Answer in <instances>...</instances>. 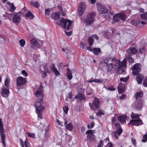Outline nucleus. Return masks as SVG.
Wrapping results in <instances>:
<instances>
[{
	"label": "nucleus",
	"mask_w": 147,
	"mask_h": 147,
	"mask_svg": "<svg viewBox=\"0 0 147 147\" xmlns=\"http://www.w3.org/2000/svg\"><path fill=\"white\" fill-rule=\"evenodd\" d=\"M140 115L139 114H135L132 112L131 115L132 120H131L128 123V125L129 126L130 125L139 126L142 125L143 123L141 119L139 118Z\"/></svg>",
	"instance_id": "obj_1"
},
{
	"label": "nucleus",
	"mask_w": 147,
	"mask_h": 147,
	"mask_svg": "<svg viewBox=\"0 0 147 147\" xmlns=\"http://www.w3.org/2000/svg\"><path fill=\"white\" fill-rule=\"evenodd\" d=\"M140 18L143 21H141L139 19L134 20L131 19V24L133 25L138 26L141 23L143 25H146L147 24L146 21L147 20V12L142 14L140 15Z\"/></svg>",
	"instance_id": "obj_2"
},
{
	"label": "nucleus",
	"mask_w": 147,
	"mask_h": 147,
	"mask_svg": "<svg viewBox=\"0 0 147 147\" xmlns=\"http://www.w3.org/2000/svg\"><path fill=\"white\" fill-rule=\"evenodd\" d=\"M89 104L90 109L94 111L96 109H98L99 107L100 101L98 98L94 97V100L92 102H90Z\"/></svg>",
	"instance_id": "obj_3"
},
{
	"label": "nucleus",
	"mask_w": 147,
	"mask_h": 147,
	"mask_svg": "<svg viewBox=\"0 0 147 147\" xmlns=\"http://www.w3.org/2000/svg\"><path fill=\"white\" fill-rule=\"evenodd\" d=\"M96 14L95 12H92L87 15L85 20H84V22L86 23V25H90L94 22Z\"/></svg>",
	"instance_id": "obj_4"
},
{
	"label": "nucleus",
	"mask_w": 147,
	"mask_h": 147,
	"mask_svg": "<svg viewBox=\"0 0 147 147\" xmlns=\"http://www.w3.org/2000/svg\"><path fill=\"white\" fill-rule=\"evenodd\" d=\"M116 130L113 132L115 137L116 139H117L118 137L120 136L122 133L123 131L122 128L120 124L117 122H116L114 123Z\"/></svg>",
	"instance_id": "obj_5"
},
{
	"label": "nucleus",
	"mask_w": 147,
	"mask_h": 147,
	"mask_svg": "<svg viewBox=\"0 0 147 147\" xmlns=\"http://www.w3.org/2000/svg\"><path fill=\"white\" fill-rule=\"evenodd\" d=\"M43 87L42 85L41 84L39 87L38 90L36 91L35 94L36 97L37 98L36 99H43L44 94H43Z\"/></svg>",
	"instance_id": "obj_6"
},
{
	"label": "nucleus",
	"mask_w": 147,
	"mask_h": 147,
	"mask_svg": "<svg viewBox=\"0 0 147 147\" xmlns=\"http://www.w3.org/2000/svg\"><path fill=\"white\" fill-rule=\"evenodd\" d=\"M30 42L31 45V47L33 48H34V47H36L38 49H40L42 46L43 44L42 40H39V42L40 43H39L37 40L34 38L31 39L30 40Z\"/></svg>",
	"instance_id": "obj_7"
},
{
	"label": "nucleus",
	"mask_w": 147,
	"mask_h": 147,
	"mask_svg": "<svg viewBox=\"0 0 147 147\" xmlns=\"http://www.w3.org/2000/svg\"><path fill=\"white\" fill-rule=\"evenodd\" d=\"M141 65L140 63H136L132 68V73L134 76H136L141 71Z\"/></svg>",
	"instance_id": "obj_8"
},
{
	"label": "nucleus",
	"mask_w": 147,
	"mask_h": 147,
	"mask_svg": "<svg viewBox=\"0 0 147 147\" xmlns=\"http://www.w3.org/2000/svg\"><path fill=\"white\" fill-rule=\"evenodd\" d=\"M86 5L84 2H81L79 3L78 11L79 15L82 16L86 10Z\"/></svg>",
	"instance_id": "obj_9"
},
{
	"label": "nucleus",
	"mask_w": 147,
	"mask_h": 147,
	"mask_svg": "<svg viewBox=\"0 0 147 147\" xmlns=\"http://www.w3.org/2000/svg\"><path fill=\"white\" fill-rule=\"evenodd\" d=\"M43 99H36L35 102V105L36 110H44L45 108L43 106Z\"/></svg>",
	"instance_id": "obj_10"
},
{
	"label": "nucleus",
	"mask_w": 147,
	"mask_h": 147,
	"mask_svg": "<svg viewBox=\"0 0 147 147\" xmlns=\"http://www.w3.org/2000/svg\"><path fill=\"white\" fill-rule=\"evenodd\" d=\"M97 5H99L97 9L100 14H106L108 12V10L105 5L99 3H97Z\"/></svg>",
	"instance_id": "obj_11"
},
{
	"label": "nucleus",
	"mask_w": 147,
	"mask_h": 147,
	"mask_svg": "<svg viewBox=\"0 0 147 147\" xmlns=\"http://www.w3.org/2000/svg\"><path fill=\"white\" fill-rule=\"evenodd\" d=\"M27 82L26 78L19 76L16 79V85L18 86H22Z\"/></svg>",
	"instance_id": "obj_12"
},
{
	"label": "nucleus",
	"mask_w": 147,
	"mask_h": 147,
	"mask_svg": "<svg viewBox=\"0 0 147 147\" xmlns=\"http://www.w3.org/2000/svg\"><path fill=\"white\" fill-rule=\"evenodd\" d=\"M117 68V64H114L113 63H108L106 65V68L107 70V72H111V73L114 70L116 69Z\"/></svg>",
	"instance_id": "obj_13"
},
{
	"label": "nucleus",
	"mask_w": 147,
	"mask_h": 147,
	"mask_svg": "<svg viewBox=\"0 0 147 147\" xmlns=\"http://www.w3.org/2000/svg\"><path fill=\"white\" fill-rule=\"evenodd\" d=\"M126 63V60L125 58L122 61H119L118 63V65L117 68V70H120L122 69L123 68L126 67L127 66Z\"/></svg>",
	"instance_id": "obj_14"
},
{
	"label": "nucleus",
	"mask_w": 147,
	"mask_h": 147,
	"mask_svg": "<svg viewBox=\"0 0 147 147\" xmlns=\"http://www.w3.org/2000/svg\"><path fill=\"white\" fill-rule=\"evenodd\" d=\"M10 92L8 88H6L3 86L1 89V95L3 97H7L9 96Z\"/></svg>",
	"instance_id": "obj_15"
},
{
	"label": "nucleus",
	"mask_w": 147,
	"mask_h": 147,
	"mask_svg": "<svg viewBox=\"0 0 147 147\" xmlns=\"http://www.w3.org/2000/svg\"><path fill=\"white\" fill-rule=\"evenodd\" d=\"M21 14L22 13L21 12H19L18 13H16L14 15L13 18V21L14 23H18L20 21Z\"/></svg>",
	"instance_id": "obj_16"
},
{
	"label": "nucleus",
	"mask_w": 147,
	"mask_h": 147,
	"mask_svg": "<svg viewBox=\"0 0 147 147\" xmlns=\"http://www.w3.org/2000/svg\"><path fill=\"white\" fill-rule=\"evenodd\" d=\"M93 93V90L92 88H88L86 89V94L88 98H90L94 96Z\"/></svg>",
	"instance_id": "obj_17"
},
{
	"label": "nucleus",
	"mask_w": 147,
	"mask_h": 147,
	"mask_svg": "<svg viewBox=\"0 0 147 147\" xmlns=\"http://www.w3.org/2000/svg\"><path fill=\"white\" fill-rule=\"evenodd\" d=\"M136 79L138 84H140L142 83V80L144 78V76L142 74H138L137 75Z\"/></svg>",
	"instance_id": "obj_18"
},
{
	"label": "nucleus",
	"mask_w": 147,
	"mask_h": 147,
	"mask_svg": "<svg viewBox=\"0 0 147 147\" xmlns=\"http://www.w3.org/2000/svg\"><path fill=\"white\" fill-rule=\"evenodd\" d=\"M61 13L57 11L55 13H53L51 15V18L54 20H58L60 18Z\"/></svg>",
	"instance_id": "obj_19"
},
{
	"label": "nucleus",
	"mask_w": 147,
	"mask_h": 147,
	"mask_svg": "<svg viewBox=\"0 0 147 147\" xmlns=\"http://www.w3.org/2000/svg\"><path fill=\"white\" fill-rule=\"evenodd\" d=\"M118 88L119 93L121 94L124 92V90L125 89V85L122 83H120Z\"/></svg>",
	"instance_id": "obj_20"
},
{
	"label": "nucleus",
	"mask_w": 147,
	"mask_h": 147,
	"mask_svg": "<svg viewBox=\"0 0 147 147\" xmlns=\"http://www.w3.org/2000/svg\"><path fill=\"white\" fill-rule=\"evenodd\" d=\"M72 22L69 20H68L67 19H65V29L66 28V26L67 23V25L66 28V29L67 30H69L71 28V24Z\"/></svg>",
	"instance_id": "obj_21"
},
{
	"label": "nucleus",
	"mask_w": 147,
	"mask_h": 147,
	"mask_svg": "<svg viewBox=\"0 0 147 147\" xmlns=\"http://www.w3.org/2000/svg\"><path fill=\"white\" fill-rule=\"evenodd\" d=\"M125 59H127L128 61L131 63H132L134 62V60L133 57L132 55L130 53H128L125 55Z\"/></svg>",
	"instance_id": "obj_22"
},
{
	"label": "nucleus",
	"mask_w": 147,
	"mask_h": 147,
	"mask_svg": "<svg viewBox=\"0 0 147 147\" xmlns=\"http://www.w3.org/2000/svg\"><path fill=\"white\" fill-rule=\"evenodd\" d=\"M119 18L121 20L125 21L127 18V16L123 12H121L117 13Z\"/></svg>",
	"instance_id": "obj_23"
},
{
	"label": "nucleus",
	"mask_w": 147,
	"mask_h": 147,
	"mask_svg": "<svg viewBox=\"0 0 147 147\" xmlns=\"http://www.w3.org/2000/svg\"><path fill=\"white\" fill-rule=\"evenodd\" d=\"M51 68L52 72L54 73L56 76H57L60 74L59 72L56 68L54 64H52L51 65Z\"/></svg>",
	"instance_id": "obj_24"
},
{
	"label": "nucleus",
	"mask_w": 147,
	"mask_h": 147,
	"mask_svg": "<svg viewBox=\"0 0 147 147\" xmlns=\"http://www.w3.org/2000/svg\"><path fill=\"white\" fill-rule=\"evenodd\" d=\"M127 118V116H120L118 117V120L122 124H124V123H126V119Z\"/></svg>",
	"instance_id": "obj_25"
},
{
	"label": "nucleus",
	"mask_w": 147,
	"mask_h": 147,
	"mask_svg": "<svg viewBox=\"0 0 147 147\" xmlns=\"http://www.w3.org/2000/svg\"><path fill=\"white\" fill-rule=\"evenodd\" d=\"M143 105V101L142 99L139 100L138 103L136 106V109L138 110H140L142 109Z\"/></svg>",
	"instance_id": "obj_26"
},
{
	"label": "nucleus",
	"mask_w": 147,
	"mask_h": 147,
	"mask_svg": "<svg viewBox=\"0 0 147 147\" xmlns=\"http://www.w3.org/2000/svg\"><path fill=\"white\" fill-rule=\"evenodd\" d=\"M67 72L66 73V76L69 80H71L73 78V76L71 70L69 68L66 69Z\"/></svg>",
	"instance_id": "obj_27"
},
{
	"label": "nucleus",
	"mask_w": 147,
	"mask_h": 147,
	"mask_svg": "<svg viewBox=\"0 0 147 147\" xmlns=\"http://www.w3.org/2000/svg\"><path fill=\"white\" fill-rule=\"evenodd\" d=\"M75 98H79L80 101L85 100L86 99V96L84 94H78Z\"/></svg>",
	"instance_id": "obj_28"
},
{
	"label": "nucleus",
	"mask_w": 147,
	"mask_h": 147,
	"mask_svg": "<svg viewBox=\"0 0 147 147\" xmlns=\"http://www.w3.org/2000/svg\"><path fill=\"white\" fill-rule=\"evenodd\" d=\"M57 23L59 26L64 29V19L63 18H61L59 21L57 22Z\"/></svg>",
	"instance_id": "obj_29"
},
{
	"label": "nucleus",
	"mask_w": 147,
	"mask_h": 147,
	"mask_svg": "<svg viewBox=\"0 0 147 147\" xmlns=\"http://www.w3.org/2000/svg\"><path fill=\"white\" fill-rule=\"evenodd\" d=\"M74 129V126L71 123H69L66 125V129L70 131H72Z\"/></svg>",
	"instance_id": "obj_30"
},
{
	"label": "nucleus",
	"mask_w": 147,
	"mask_h": 147,
	"mask_svg": "<svg viewBox=\"0 0 147 147\" xmlns=\"http://www.w3.org/2000/svg\"><path fill=\"white\" fill-rule=\"evenodd\" d=\"M66 52V54L67 56L66 58L67 59H69L70 58H71V57L73 55L71 51L69 50H65V52Z\"/></svg>",
	"instance_id": "obj_31"
},
{
	"label": "nucleus",
	"mask_w": 147,
	"mask_h": 147,
	"mask_svg": "<svg viewBox=\"0 0 147 147\" xmlns=\"http://www.w3.org/2000/svg\"><path fill=\"white\" fill-rule=\"evenodd\" d=\"M101 52V49L99 48L94 47L93 48L92 52L96 55H98Z\"/></svg>",
	"instance_id": "obj_32"
},
{
	"label": "nucleus",
	"mask_w": 147,
	"mask_h": 147,
	"mask_svg": "<svg viewBox=\"0 0 147 147\" xmlns=\"http://www.w3.org/2000/svg\"><path fill=\"white\" fill-rule=\"evenodd\" d=\"M143 91H141L136 93L135 95L136 99H138L143 97Z\"/></svg>",
	"instance_id": "obj_33"
},
{
	"label": "nucleus",
	"mask_w": 147,
	"mask_h": 147,
	"mask_svg": "<svg viewBox=\"0 0 147 147\" xmlns=\"http://www.w3.org/2000/svg\"><path fill=\"white\" fill-rule=\"evenodd\" d=\"M119 19L117 14H115L113 17L112 23L114 24L117 22H119Z\"/></svg>",
	"instance_id": "obj_34"
},
{
	"label": "nucleus",
	"mask_w": 147,
	"mask_h": 147,
	"mask_svg": "<svg viewBox=\"0 0 147 147\" xmlns=\"http://www.w3.org/2000/svg\"><path fill=\"white\" fill-rule=\"evenodd\" d=\"M95 136L94 134L91 135H87V139L90 141H93L94 140Z\"/></svg>",
	"instance_id": "obj_35"
},
{
	"label": "nucleus",
	"mask_w": 147,
	"mask_h": 147,
	"mask_svg": "<svg viewBox=\"0 0 147 147\" xmlns=\"http://www.w3.org/2000/svg\"><path fill=\"white\" fill-rule=\"evenodd\" d=\"M44 111V110H42V109H39L36 110V111L38 114V117L40 118V119H42V116L41 113Z\"/></svg>",
	"instance_id": "obj_36"
},
{
	"label": "nucleus",
	"mask_w": 147,
	"mask_h": 147,
	"mask_svg": "<svg viewBox=\"0 0 147 147\" xmlns=\"http://www.w3.org/2000/svg\"><path fill=\"white\" fill-rule=\"evenodd\" d=\"M26 16L29 17L30 19H32L34 17L31 12L30 11H29L26 14Z\"/></svg>",
	"instance_id": "obj_37"
},
{
	"label": "nucleus",
	"mask_w": 147,
	"mask_h": 147,
	"mask_svg": "<svg viewBox=\"0 0 147 147\" xmlns=\"http://www.w3.org/2000/svg\"><path fill=\"white\" fill-rule=\"evenodd\" d=\"M96 115L97 116L100 117L102 115H104V112L101 109H99L98 110V112L96 113Z\"/></svg>",
	"instance_id": "obj_38"
},
{
	"label": "nucleus",
	"mask_w": 147,
	"mask_h": 147,
	"mask_svg": "<svg viewBox=\"0 0 147 147\" xmlns=\"http://www.w3.org/2000/svg\"><path fill=\"white\" fill-rule=\"evenodd\" d=\"M30 4L34 7L38 8L39 6V3L37 2H33L31 1L30 2Z\"/></svg>",
	"instance_id": "obj_39"
},
{
	"label": "nucleus",
	"mask_w": 147,
	"mask_h": 147,
	"mask_svg": "<svg viewBox=\"0 0 147 147\" xmlns=\"http://www.w3.org/2000/svg\"><path fill=\"white\" fill-rule=\"evenodd\" d=\"M137 51V50L135 47L131 48L130 49V52L131 54L133 55H134L136 54Z\"/></svg>",
	"instance_id": "obj_40"
},
{
	"label": "nucleus",
	"mask_w": 147,
	"mask_h": 147,
	"mask_svg": "<svg viewBox=\"0 0 147 147\" xmlns=\"http://www.w3.org/2000/svg\"><path fill=\"white\" fill-rule=\"evenodd\" d=\"M143 139L142 140V141L143 143H145L147 141V131L146 134L143 136Z\"/></svg>",
	"instance_id": "obj_41"
},
{
	"label": "nucleus",
	"mask_w": 147,
	"mask_h": 147,
	"mask_svg": "<svg viewBox=\"0 0 147 147\" xmlns=\"http://www.w3.org/2000/svg\"><path fill=\"white\" fill-rule=\"evenodd\" d=\"M5 86L8 88L10 87V80H9L6 79L5 82Z\"/></svg>",
	"instance_id": "obj_42"
},
{
	"label": "nucleus",
	"mask_w": 147,
	"mask_h": 147,
	"mask_svg": "<svg viewBox=\"0 0 147 147\" xmlns=\"http://www.w3.org/2000/svg\"><path fill=\"white\" fill-rule=\"evenodd\" d=\"M27 134L30 137L32 138L33 139L36 138L35 135L34 133L28 132Z\"/></svg>",
	"instance_id": "obj_43"
},
{
	"label": "nucleus",
	"mask_w": 147,
	"mask_h": 147,
	"mask_svg": "<svg viewBox=\"0 0 147 147\" xmlns=\"http://www.w3.org/2000/svg\"><path fill=\"white\" fill-rule=\"evenodd\" d=\"M145 46H144L140 48L139 49V52L141 54H142L143 53H144L146 52V50L144 49Z\"/></svg>",
	"instance_id": "obj_44"
},
{
	"label": "nucleus",
	"mask_w": 147,
	"mask_h": 147,
	"mask_svg": "<svg viewBox=\"0 0 147 147\" xmlns=\"http://www.w3.org/2000/svg\"><path fill=\"white\" fill-rule=\"evenodd\" d=\"M94 41L93 37H89L88 42L90 45L91 46L92 45Z\"/></svg>",
	"instance_id": "obj_45"
},
{
	"label": "nucleus",
	"mask_w": 147,
	"mask_h": 147,
	"mask_svg": "<svg viewBox=\"0 0 147 147\" xmlns=\"http://www.w3.org/2000/svg\"><path fill=\"white\" fill-rule=\"evenodd\" d=\"M19 42L20 46L22 47H23L25 45L26 41L24 39H22L20 40Z\"/></svg>",
	"instance_id": "obj_46"
},
{
	"label": "nucleus",
	"mask_w": 147,
	"mask_h": 147,
	"mask_svg": "<svg viewBox=\"0 0 147 147\" xmlns=\"http://www.w3.org/2000/svg\"><path fill=\"white\" fill-rule=\"evenodd\" d=\"M84 89L82 88H80L78 89V94H84Z\"/></svg>",
	"instance_id": "obj_47"
},
{
	"label": "nucleus",
	"mask_w": 147,
	"mask_h": 147,
	"mask_svg": "<svg viewBox=\"0 0 147 147\" xmlns=\"http://www.w3.org/2000/svg\"><path fill=\"white\" fill-rule=\"evenodd\" d=\"M111 61L112 62V63H113L114 64H117V65L118 64V61L117 59L115 58L114 57L111 60Z\"/></svg>",
	"instance_id": "obj_48"
},
{
	"label": "nucleus",
	"mask_w": 147,
	"mask_h": 147,
	"mask_svg": "<svg viewBox=\"0 0 147 147\" xmlns=\"http://www.w3.org/2000/svg\"><path fill=\"white\" fill-rule=\"evenodd\" d=\"M129 78V76H127V77L125 78H123V77L120 78V80L121 81L124 82H126L127 81Z\"/></svg>",
	"instance_id": "obj_49"
},
{
	"label": "nucleus",
	"mask_w": 147,
	"mask_h": 147,
	"mask_svg": "<svg viewBox=\"0 0 147 147\" xmlns=\"http://www.w3.org/2000/svg\"><path fill=\"white\" fill-rule=\"evenodd\" d=\"M24 145L25 147H30V144L28 142L27 138H26V140L24 142Z\"/></svg>",
	"instance_id": "obj_50"
},
{
	"label": "nucleus",
	"mask_w": 147,
	"mask_h": 147,
	"mask_svg": "<svg viewBox=\"0 0 147 147\" xmlns=\"http://www.w3.org/2000/svg\"><path fill=\"white\" fill-rule=\"evenodd\" d=\"M107 89L108 90L111 91H114L115 90V88H114L113 86L111 85V86L108 87V88H107Z\"/></svg>",
	"instance_id": "obj_51"
},
{
	"label": "nucleus",
	"mask_w": 147,
	"mask_h": 147,
	"mask_svg": "<svg viewBox=\"0 0 147 147\" xmlns=\"http://www.w3.org/2000/svg\"><path fill=\"white\" fill-rule=\"evenodd\" d=\"M111 57H109L108 58H106L104 59V63L105 64L107 65L108 64V63L109 62V60L111 59Z\"/></svg>",
	"instance_id": "obj_52"
},
{
	"label": "nucleus",
	"mask_w": 147,
	"mask_h": 147,
	"mask_svg": "<svg viewBox=\"0 0 147 147\" xmlns=\"http://www.w3.org/2000/svg\"><path fill=\"white\" fill-rule=\"evenodd\" d=\"M103 142L102 140L100 141L99 144L98 145L97 147H103Z\"/></svg>",
	"instance_id": "obj_53"
},
{
	"label": "nucleus",
	"mask_w": 147,
	"mask_h": 147,
	"mask_svg": "<svg viewBox=\"0 0 147 147\" xmlns=\"http://www.w3.org/2000/svg\"><path fill=\"white\" fill-rule=\"evenodd\" d=\"M56 121L57 123L59 125H60L61 126H63V123L61 121L59 120L58 119H56Z\"/></svg>",
	"instance_id": "obj_54"
},
{
	"label": "nucleus",
	"mask_w": 147,
	"mask_h": 147,
	"mask_svg": "<svg viewBox=\"0 0 147 147\" xmlns=\"http://www.w3.org/2000/svg\"><path fill=\"white\" fill-rule=\"evenodd\" d=\"M58 9L59 11H61V15L62 16H64V13L62 9V7L61 6H58Z\"/></svg>",
	"instance_id": "obj_55"
},
{
	"label": "nucleus",
	"mask_w": 147,
	"mask_h": 147,
	"mask_svg": "<svg viewBox=\"0 0 147 147\" xmlns=\"http://www.w3.org/2000/svg\"><path fill=\"white\" fill-rule=\"evenodd\" d=\"M80 46L82 49H85L86 47V45L84 44L82 42H80Z\"/></svg>",
	"instance_id": "obj_56"
},
{
	"label": "nucleus",
	"mask_w": 147,
	"mask_h": 147,
	"mask_svg": "<svg viewBox=\"0 0 147 147\" xmlns=\"http://www.w3.org/2000/svg\"><path fill=\"white\" fill-rule=\"evenodd\" d=\"M95 82L96 83H100L103 81L102 79L100 78L99 79H94Z\"/></svg>",
	"instance_id": "obj_57"
},
{
	"label": "nucleus",
	"mask_w": 147,
	"mask_h": 147,
	"mask_svg": "<svg viewBox=\"0 0 147 147\" xmlns=\"http://www.w3.org/2000/svg\"><path fill=\"white\" fill-rule=\"evenodd\" d=\"M86 134L88 135H91L93 134V130H87L86 132Z\"/></svg>",
	"instance_id": "obj_58"
},
{
	"label": "nucleus",
	"mask_w": 147,
	"mask_h": 147,
	"mask_svg": "<svg viewBox=\"0 0 147 147\" xmlns=\"http://www.w3.org/2000/svg\"><path fill=\"white\" fill-rule=\"evenodd\" d=\"M68 96L66 97V99H67V97L70 99L73 96V95L71 91L69 93H68Z\"/></svg>",
	"instance_id": "obj_59"
},
{
	"label": "nucleus",
	"mask_w": 147,
	"mask_h": 147,
	"mask_svg": "<svg viewBox=\"0 0 147 147\" xmlns=\"http://www.w3.org/2000/svg\"><path fill=\"white\" fill-rule=\"evenodd\" d=\"M10 6L11 9L12 10H11V11L13 12V11H14L16 9V7L14 6L13 4V3L11 4Z\"/></svg>",
	"instance_id": "obj_60"
},
{
	"label": "nucleus",
	"mask_w": 147,
	"mask_h": 147,
	"mask_svg": "<svg viewBox=\"0 0 147 147\" xmlns=\"http://www.w3.org/2000/svg\"><path fill=\"white\" fill-rule=\"evenodd\" d=\"M22 74L25 76L27 77L28 76V74L25 70H23L22 71Z\"/></svg>",
	"instance_id": "obj_61"
},
{
	"label": "nucleus",
	"mask_w": 147,
	"mask_h": 147,
	"mask_svg": "<svg viewBox=\"0 0 147 147\" xmlns=\"http://www.w3.org/2000/svg\"><path fill=\"white\" fill-rule=\"evenodd\" d=\"M50 12V10L49 9H45V14L46 15L49 16Z\"/></svg>",
	"instance_id": "obj_62"
},
{
	"label": "nucleus",
	"mask_w": 147,
	"mask_h": 147,
	"mask_svg": "<svg viewBox=\"0 0 147 147\" xmlns=\"http://www.w3.org/2000/svg\"><path fill=\"white\" fill-rule=\"evenodd\" d=\"M143 85L145 87H147V78H146L144 80Z\"/></svg>",
	"instance_id": "obj_63"
},
{
	"label": "nucleus",
	"mask_w": 147,
	"mask_h": 147,
	"mask_svg": "<svg viewBox=\"0 0 147 147\" xmlns=\"http://www.w3.org/2000/svg\"><path fill=\"white\" fill-rule=\"evenodd\" d=\"M131 142L135 146H136V140L134 138H132L131 139Z\"/></svg>",
	"instance_id": "obj_64"
}]
</instances>
